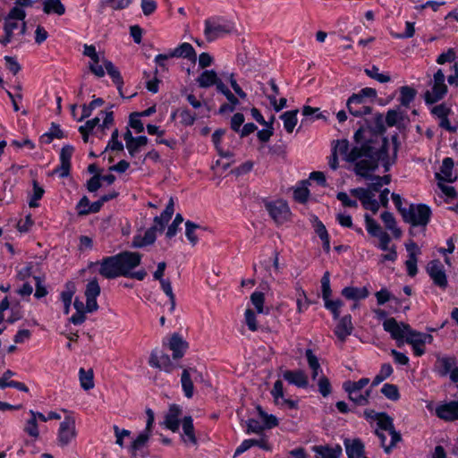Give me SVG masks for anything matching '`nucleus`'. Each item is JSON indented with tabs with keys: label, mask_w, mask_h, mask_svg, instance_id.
Returning a JSON list of instances; mask_svg holds the SVG:
<instances>
[{
	"label": "nucleus",
	"mask_w": 458,
	"mask_h": 458,
	"mask_svg": "<svg viewBox=\"0 0 458 458\" xmlns=\"http://www.w3.org/2000/svg\"><path fill=\"white\" fill-rule=\"evenodd\" d=\"M365 73L371 79L377 81L380 83H386L391 81V78L388 74L380 73L379 69L373 65L369 69H365Z\"/></svg>",
	"instance_id": "obj_46"
},
{
	"label": "nucleus",
	"mask_w": 458,
	"mask_h": 458,
	"mask_svg": "<svg viewBox=\"0 0 458 458\" xmlns=\"http://www.w3.org/2000/svg\"><path fill=\"white\" fill-rule=\"evenodd\" d=\"M324 302L325 308L332 313L334 319H338L340 317V309L344 306L343 301L339 299L332 301L330 298H327L324 300Z\"/></svg>",
	"instance_id": "obj_42"
},
{
	"label": "nucleus",
	"mask_w": 458,
	"mask_h": 458,
	"mask_svg": "<svg viewBox=\"0 0 458 458\" xmlns=\"http://www.w3.org/2000/svg\"><path fill=\"white\" fill-rule=\"evenodd\" d=\"M308 183V181H303V185L301 187L296 188L293 191L294 199L300 203H305L309 199L310 191L306 186Z\"/></svg>",
	"instance_id": "obj_49"
},
{
	"label": "nucleus",
	"mask_w": 458,
	"mask_h": 458,
	"mask_svg": "<svg viewBox=\"0 0 458 458\" xmlns=\"http://www.w3.org/2000/svg\"><path fill=\"white\" fill-rule=\"evenodd\" d=\"M344 390L348 393L349 399L351 401H352L355 404L363 406L369 403L370 390H366L364 394L360 393V391L358 392V391L349 390L348 388H346Z\"/></svg>",
	"instance_id": "obj_38"
},
{
	"label": "nucleus",
	"mask_w": 458,
	"mask_h": 458,
	"mask_svg": "<svg viewBox=\"0 0 458 458\" xmlns=\"http://www.w3.org/2000/svg\"><path fill=\"white\" fill-rule=\"evenodd\" d=\"M141 258V254L132 251H123L116 255L104 258L99 262L98 273L106 279L123 276L142 281L147 276V271L143 268L135 272L132 271L140 264Z\"/></svg>",
	"instance_id": "obj_2"
},
{
	"label": "nucleus",
	"mask_w": 458,
	"mask_h": 458,
	"mask_svg": "<svg viewBox=\"0 0 458 458\" xmlns=\"http://www.w3.org/2000/svg\"><path fill=\"white\" fill-rule=\"evenodd\" d=\"M44 192V189L38 183V182L33 181V194L29 201V206L30 208L38 207V201L43 197Z\"/></svg>",
	"instance_id": "obj_48"
},
{
	"label": "nucleus",
	"mask_w": 458,
	"mask_h": 458,
	"mask_svg": "<svg viewBox=\"0 0 458 458\" xmlns=\"http://www.w3.org/2000/svg\"><path fill=\"white\" fill-rule=\"evenodd\" d=\"M428 273L434 284L442 289L447 287L448 282L443 265L439 260H432L427 267Z\"/></svg>",
	"instance_id": "obj_11"
},
{
	"label": "nucleus",
	"mask_w": 458,
	"mask_h": 458,
	"mask_svg": "<svg viewBox=\"0 0 458 458\" xmlns=\"http://www.w3.org/2000/svg\"><path fill=\"white\" fill-rule=\"evenodd\" d=\"M324 302L325 308L332 313L334 319H338L340 317V309L344 306L343 301L339 299L332 301L330 298H327L324 300Z\"/></svg>",
	"instance_id": "obj_43"
},
{
	"label": "nucleus",
	"mask_w": 458,
	"mask_h": 458,
	"mask_svg": "<svg viewBox=\"0 0 458 458\" xmlns=\"http://www.w3.org/2000/svg\"><path fill=\"white\" fill-rule=\"evenodd\" d=\"M332 150L335 151L336 154L339 153L340 155L344 156V159L347 162L355 163L354 171H355L357 175L361 176V174L358 173L357 165L360 163V161L365 160L367 157H359V159H356V160H349L348 159V156H350L351 153L352 152V148L349 151V141L347 140H337L335 142V145L333 147Z\"/></svg>",
	"instance_id": "obj_22"
},
{
	"label": "nucleus",
	"mask_w": 458,
	"mask_h": 458,
	"mask_svg": "<svg viewBox=\"0 0 458 458\" xmlns=\"http://www.w3.org/2000/svg\"><path fill=\"white\" fill-rule=\"evenodd\" d=\"M104 104V100L101 98H94L89 105L82 106V114L79 118V121H82L91 115L93 110L96 107L101 106Z\"/></svg>",
	"instance_id": "obj_45"
},
{
	"label": "nucleus",
	"mask_w": 458,
	"mask_h": 458,
	"mask_svg": "<svg viewBox=\"0 0 458 458\" xmlns=\"http://www.w3.org/2000/svg\"><path fill=\"white\" fill-rule=\"evenodd\" d=\"M351 194L358 198L366 209H369L374 214L379 209V203L373 197V194L368 189L355 188L351 190Z\"/></svg>",
	"instance_id": "obj_15"
},
{
	"label": "nucleus",
	"mask_w": 458,
	"mask_h": 458,
	"mask_svg": "<svg viewBox=\"0 0 458 458\" xmlns=\"http://www.w3.org/2000/svg\"><path fill=\"white\" fill-rule=\"evenodd\" d=\"M316 458H339L342 454V447L339 445L330 447L328 445L315 446Z\"/></svg>",
	"instance_id": "obj_25"
},
{
	"label": "nucleus",
	"mask_w": 458,
	"mask_h": 458,
	"mask_svg": "<svg viewBox=\"0 0 458 458\" xmlns=\"http://www.w3.org/2000/svg\"><path fill=\"white\" fill-rule=\"evenodd\" d=\"M348 111L351 114L359 117L371 113V107L363 100L360 96L352 94L346 103Z\"/></svg>",
	"instance_id": "obj_12"
},
{
	"label": "nucleus",
	"mask_w": 458,
	"mask_h": 458,
	"mask_svg": "<svg viewBox=\"0 0 458 458\" xmlns=\"http://www.w3.org/2000/svg\"><path fill=\"white\" fill-rule=\"evenodd\" d=\"M181 123L185 126H191L196 120V115L188 109H183L180 113Z\"/></svg>",
	"instance_id": "obj_64"
},
{
	"label": "nucleus",
	"mask_w": 458,
	"mask_h": 458,
	"mask_svg": "<svg viewBox=\"0 0 458 458\" xmlns=\"http://www.w3.org/2000/svg\"><path fill=\"white\" fill-rule=\"evenodd\" d=\"M199 228L200 225L190 220L185 222V235L192 246H195L198 243L199 237L196 231Z\"/></svg>",
	"instance_id": "obj_39"
},
{
	"label": "nucleus",
	"mask_w": 458,
	"mask_h": 458,
	"mask_svg": "<svg viewBox=\"0 0 458 458\" xmlns=\"http://www.w3.org/2000/svg\"><path fill=\"white\" fill-rule=\"evenodd\" d=\"M250 301L257 310L258 313H263L264 312V302H265V296L264 293L261 292H254L250 295Z\"/></svg>",
	"instance_id": "obj_50"
},
{
	"label": "nucleus",
	"mask_w": 458,
	"mask_h": 458,
	"mask_svg": "<svg viewBox=\"0 0 458 458\" xmlns=\"http://www.w3.org/2000/svg\"><path fill=\"white\" fill-rule=\"evenodd\" d=\"M283 377L290 384L298 387L304 388L307 387L309 384L308 377L302 370H285L283 373Z\"/></svg>",
	"instance_id": "obj_21"
},
{
	"label": "nucleus",
	"mask_w": 458,
	"mask_h": 458,
	"mask_svg": "<svg viewBox=\"0 0 458 458\" xmlns=\"http://www.w3.org/2000/svg\"><path fill=\"white\" fill-rule=\"evenodd\" d=\"M436 415L445 421L458 420V401H451L438 405L436 408Z\"/></svg>",
	"instance_id": "obj_16"
},
{
	"label": "nucleus",
	"mask_w": 458,
	"mask_h": 458,
	"mask_svg": "<svg viewBox=\"0 0 458 458\" xmlns=\"http://www.w3.org/2000/svg\"><path fill=\"white\" fill-rule=\"evenodd\" d=\"M454 160L451 157L444 158L440 167V173L436 174L438 182H452L456 180V176H453Z\"/></svg>",
	"instance_id": "obj_23"
},
{
	"label": "nucleus",
	"mask_w": 458,
	"mask_h": 458,
	"mask_svg": "<svg viewBox=\"0 0 458 458\" xmlns=\"http://www.w3.org/2000/svg\"><path fill=\"white\" fill-rule=\"evenodd\" d=\"M191 370L196 371V369H185L182 371V378H181L182 390L187 398L192 397L193 389H194L193 383H192V380H191V375H190Z\"/></svg>",
	"instance_id": "obj_36"
},
{
	"label": "nucleus",
	"mask_w": 458,
	"mask_h": 458,
	"mask_svg": "<svg viewBox=\"0 0 458 458\" xmlns=\"http://www.w3.org/2000/svg\"><path fill=\"white\" fill-rule=\"evenodd\" d=\"M244 316H245V323L248 326L249 329L253 332L257 331L258 324H257L256 315H255L254 311L251 310L250 309H247L245 310Z\"/></svg>",
	"instance_id": "obj_63"
},
{
	"label": "nucleus",
	"mask_w": 458,
	"mask_h": 458,
	"mask_svg": "<svg viewBox=\"0 0 458 458\" xmlns=\"http://www.w3.org/2000/svg\"><path fill=\"white\" fill-rule=\"evenodd\" d=\"M13 376H14V372L10 369L6 370L0 377V388L13 387L22 392H28L29 388L25 384L18 381H9Z\"/></svg>",
	"instance_id": "obj_29"
},
{
	"label": "nucleus",
	"mask_w": 458,
	"mask_h": 458,
	"mask_svg": "<svg viewBox=\"0 0 458 458\" xmlns=\"http://www.w3.org/2000/svg\"><path fill=\"white\" fill-rule=\"evenodd\" d=\"M431 113L438 119H441L449 115L451 108L445 103H442L433 106Z\"/></svg>",
	"instance_id": "obj_56"
},
{
	"label": "nucleus",
	"mask_w": 458,
	"mask_h": 458,
	"mask_svg": "<svg viewBox=\"0 0 458 458\" xmlns=\"http://www.w3.org/2000/svg\"><path fill=\"white\" fill-rule=\"evenodd\" d=\"M445 76L441 69H438L431 81V90H427L424 98L427 104H434L441 100L447 93V86L445 83Z\"/></svg>",
	"instance_id": "obj_6"
},
{
	"label": "nucleus",
	"mask_w": 458,
	"mask_h": 458,
	"mask_svg": "<svg viewBox=\"0 0 458 458\" xmlns=\"http://www.w3.org/2000/svg\"><path fill=\"white\" fill-rule=\"evenodd\" d=\"M131 3V0H103L101 7L104 9L106 6H110L114 10H122L126 8Z\"/></svg>",
	"instance_id": "obj_51"
},
{
	"label": "nucleus",
	"mask_w": 458,
	"mask_h": 458,
	"mask_svg": "<svg viewBox=\"0 0 458 458\" xmlns=\"http://www.w3.org/2000/svg\"><path fill=\"white\" fill-rule=\"evenodd\" d=\"M169 347L173 351V358L180 359L183 356L188 348V343L178 334H174L170 339Z\"/></svg>",
	"instance_id": "obj_24"
},
{
	"label": "nucleus",
	"mask_w": 458,
	"mask_h": 458,
	"mask_svg": "<svg viewBox=\"0 0 458 458\" xmlns=\"http://www.w3.org/2000/svg\"><path fill=\"white\" fill-rule=\"evenodd\" d=\"M335 328V334L341 342H344L346 338L352 335L353 326L351 315H345L341 318Z\"/></svg>",
	"instance_id": "obj_18"
},
{
	"label": "nucleus",
	"mask_w": 458,
	"mask_h": 458,
	"mask_svg": "<svg viewBox=\"0 0 458 458\" xmlns=\"http://www.w3.org/2000/svg\"><path fill=\"white\" fill-rule=\"evenodd\" d=\"M381 393L391 401H397L400 398L399 389L394 384H385L381 388Z\"/></svg>",
	"instance_id": "obj_47"
},
{
	"label": "nucleus",
	"mask_w": 458,
	"mask_h": 458,
	"mask_svg": "<svg viewBox=\"0 0 458 458\" xmlns=\"http://www.w3.org/2000/svg\"><path fill=\"white\" fill-rule=\"evenodd\" d=\"M148 138L146 136H139L134 140L126 146V148L131 157H135L140 151V148L148 144Z\"/></svg>",
	"instance_id": "obj_40"
},
{
	"label": "nucleus",
	"mask_w": 458,
	"mask_h": 458,
	"mask_svg": "<svg viewBox=\"0 0 458 458\" xmlns=\"http://www.w3.org/2000/svg\"><path fill=\"white\" fill-rule=\"evenodd\" d=\"M182 440L184 443L197 445V438L194 433L193 420L191 416H186L182 420Z\"/></svg>",
	"instance_id": "obj_28"
},
{
	"label": "nucleus",
	"mask_w": 458,
	"mask_h": 458,
	"mask_svg": "<svg viewBox=\"0 0 458 458\" xmlns=\"http://www.w3.org/2000/svg\"><path fill=\"white\" fill-rule=\"evenodd\" d=\"M204 36L208 42H212L233 30V24L220 16H213L204 21Z\"/></svg>",
	"instance_id": "obj_5"
},
{
	"label": "nucleus",
	"mask_w": 458,
	"mask_h": 458,
	"mask_svg": "<svg viewBox=\"0 0 458 458\" xmlns=\"http://www.w3.org/2000/svg\"><path fill=\"white\" fill-rule=\"evenodd\" d=\"M383 327L397 342L398 346L402 345L403 339H406L408 331L411 329L410 325L398 323L394 318H386L383 323Z\"/></svg>",
	"instance_id": "obj_8"
},
{
	"label": "nucleus",
	"mask_w": 458,
	"mask_h": 458,
	"mask_svg": "<svg viewBox=\"0 0 458 458\" xmlns=\"http://www.w3.org/2000/svg\"><path fill=\"white\" fill-rule=\"evenodd\" d=\"M271 394L275 400V403L276 404H281L280 400L284 397L283 382L281 380H276L275 382L273 389L271 390Z\"/></svg>",
	"instance_id": "obj_59"
},
{
	"label": "nucleus",
	"mask_w": 458,
	"mask_h": 458,
	"mask_svg": "<svg viewBox=\"0 0 458 458\" xmlns=\"http://www.w3.org/2000/svg\"><path fill=\"white\" fill-rule=\"evenodd\" d=\"M183 222V217L181 214H176L174 221L172 224L168 226L166 231V237L172 238L174 237L178 231L179 225Z\"/></svg>",
	"instance_id": "obj_58"
},
{
	"label": "nucleus",
	"mask_w": 458,
	"mask_h": 458,
	"mask_svg": "<svg viewBox=\"0 0 458 458\" xmlns=\"http://www.w3.org/2000/svg\"><path fill=\"white\" fill-rule=\"evenodd\" d=\"M266 208L272 219L278 225L286 222L291 215L287 203L282 199L267 203Z\"/></svg>",
	"instance_id": "obj_9"
},
{
	"label": "nucleus",
	"mask_w": 458,
	"mask_h": 458,
	"mask_svg": "<svg viewBox=\"0 0 458 458\" xmlns=\"http://www.w3.org/2000/svg\"><path fill=\"white\" fill-rule=\"evenodd\" d=\"M297 114L298 110L295 109L284 112L283 114L280 115V119H282L284 122V127L288 133H292L293 131L294 127L297 124Z\"/></svg>",
	"instance_id": "obj_33"
},
{
	"label": "nucleus",
	"mask_w": 458,
	"mask_h": 458,
	"mask_svg": "<svg viewBox=\"0 0 458 458\" xmlns=\"http://www.w3.org/2000/svg\"><path fill=\"white\" fill-rule=\"evenodd\" d=\"M374 415L377 420L379 430L387 431L389 436L392 437V445H396L400 442L402 437L400 433L394 428L393 419L385 412L375 413Z\"/></svg>",
	"instance_id": "obj_13"
},
{
	"label": "nucleus",
	"mask_w": 458,
	"mask_h": 458,
	"mask_svg": "<svg viewBox=\"0 0 458 458\" xmlns=\"http://www.w3.org/2000/svg\"><path fill=\"white\" fill-rule=\"evenodd\" d=\"M24 431L29 436H30L31 437H33L35 439H37L39 437V430H38V423L34 418L30 417V419H29L26 421V424L24 426Z\"/></svg>",
	"instance_id": "obj_52"
},
{
	"label": "nucleus",
	"mask_w": 458,
	"mask_h": 458,
	"mask_svg": "<svg viewBox=\"0 0 458 458\" xmlns=\"http://www.w3.org/2000/svg\"><path fill=\"white\" fill-rule=\"evenodd\" d=\"M103 64L106 70V72L108 75L112 78L113 82L116 84L117 89L119 90V93L122 97L123 91L122 87L123 85V77L119 72V70L114 65V64L111 61H108L106 59H103Z\"/></svg>",
	"instance_id": "obj_27"
},
{
	"label": "nucleus",
	"mask_w": 458,
	"mask_h": 458,
	"mask_svg": "<svg viewBox=\"0 0 458 458\" xmlns=\"http://www.w3.org/2000/svg\"><path fill=\"white\" fill-rule=\"evenodd\" d=\"M43 12L47 14L55 13L59 16L65 13V6L61 0H43Z\"/></svg>",
	"instance_id": "obj_30"
},
{
	"label": "nucleus",
	"mask_w": 458,
	"mask_h": 458,
	"mask_svg": "<svg viewBox=\"0 0 458 458\" xmlns=\"http://www.w3.org/2000/svg\"><path fill=\"white\" fill-rule=\"evenodd\" d=\"M258 411L259 416L262 418L266 428H272L278 425V420L274 415L266 413L260 406H258Z\"/></svg>",
	"instance_id": "obj_54"
},
{
	"label": "nucleus",
	"mask_w": 458,
	"mask_h": 458,
	"mask_svg": "<svg viewBox=\"0 0 458 458\" xmlns=\"http://www.w3.org/2000/svg\"><path fill=\"white\" fill-rule=\"evenodd\" d=\"M34 267L35 265L32 262H28L24 267L17 271L16 278L20 281H25L33 275Z\"/></svg>",
	"instance_id": "obj_53"
},
{
	"label": "nucleus",
	"mask_w": 458,
	"mask_h": 458,
	"mask_svg": "<svg viewBox=\"0 0 458 458\" xmlns=\"http://www.w3.org/2000/svg\"><path fill=\"white\" fill-rule=\"evenodd\" d=\"M80 382L84 390H89L94 387L93 371L89 369L86 371L84 369H80Z\"/></svg>",
	"instance_id": "obj_41"
},
{
	"label": "nucleus",
	"mask_w": 458,
	"mask_h": 458,
	"mask_svg": "<svg viewBox=\"0 0 458 458\" xmlns=\"http://www.w3.org/2000/svg\"><path fill=\"white\" fill-rule=\"evenodd\" d=\"M385 123L383 115L377 114L374 117V127L362 126L354 133L355 146L348 159L367 157L357 165L358 173L361 177H367L369 171H375L378 166V161L386 156L387 140L383 137L386 131Z\"/></svg>",
	"instance_id": "obj_1"
},
{
	"label": "nucleus",
	"mask_w": 458,
	"mask_h": 458,
	"mask_svg": "<svg viewBox=\"0 0 458 458\" xmlns=\"http://www.w3.org/2000/svg\"><path fill=\"white\" fill-rule=\"evenodd\" d=\"M26 12L18 6L13 7L4 18L3 30L4 36L0 38V44L6 47L12 41L17 39L16 36H24L27 30L25 21Z\"/></svg>",
	"instance_id": "obj_3"
},
{
	"label": "nucleus",
	"mask_w": 458,
	"mask_h": 458,
	"mask_svg": "<svg viewBox=\"0 0 458 458\" xmlns=\"http://www.w3.org/2000/svg\"><path fill=\"white\" fill-rule=\"evenodd\" d=\"M311 222L313 224V226L315 228V232L318 235V237L321 239V238H326V236L329 235L328 233H327V230L326 228V226L324 225V224L318 219V216H312V219H311Z\"/></svg>",
	"instance_id": "obj_60"
},
{
	"label": "nucleus",
	"mask_w": 458,
	"mask_h": 458,
	"mask_svg": "<svg viewBox=\"0 0 458 458\" xmlns=\"http://www.w3.org/2000/svg\"><path fill=\"white\" fill-rule=\"evenodd\" d=\"M77 437L76 424L74 418L67 416L60 423L57 432V445L64 448L68 446Z\"/></svg>",
	"instance_id": "obj_7"
},
{
	"label": "nucleus",
	"mask_w": 458,
	"mask_h": 458,
	"mask_svg": "<svg viewBox=\"0 0 458 458\" xmlns=\"http://www.w3.org/2000/svg\"><path fill=\"white\" fill-rule=\"evenodd\" d=\"M369 383V379L367 377L360 378L356 382L347 381L344 384V388H348L349 390L353 391H361Z\"/></svg>",
	"instance_id": "obj_55"
},
{
	"label": "nucleus",
	"mask_w": 458,
	"mask_h": 458,
	"mask_svg": "<svg viewBox=\"0 0 458 458\" xmlns=\"http://www.w3.org/2000/svg\"><path fill=\"white\" fill-rule=\"evenodd\" d=\"M342 295L348 300H361L369 296V291L366 287H344L342 290Z\"/></svg>",
	"instance_id": "obj_31"
},
{
	"label": "nucleus",
	"mask_w": 458,
	"mask_h": 458,
	"mask_svg": "<svg viewBox=\"0 0 458 458\" xmlns=\"http://www.w3.org/2000/svg\"><path fill=\"white\" fill-rule=\"evenodd\" d=\"M431 216L430 208L425 204H411L407 211H403V219L411 225L409 233L415 236L418 233L416 227L424 232Z\"/></svg>",
	"instance_id": "obj_4"
},
{
	"label": "nucleus",
	"mask_w": 458,
	"mask_h": 458,
	"mask_svg": "<svg viewBox=\"0 0 458 458\" xmlns=\"http://www.w3.org/2000/svg\"><path fill=\"white\" fill-rule=\"evenodd\" d=\"M218 77L214 70L204 71L197 79V82L200 88H208L216 83Z\"/></svg>",
	"instance_id": "obj_32"
},
{
	"label": "nucleus",
	"mask_w": 458,
	"mask_h": 458,
	"mask_svg": "<svg viewBox=\"0 0 458 458\" xmlns=\"http://www.w3.org/2000/svg\"><path fill=\"white\" fill-rule=\"evenodd\" d=\"M365 223L368 233L374 237H377L384 233L380 225L369 215H365Z\"/></svg>",
	"instance_id": "obj_44"
},
{
	"label": "nucleus",
	"mask_w": 458,
	"mask_h": 458,
	"mask_svg": "<svg viewBox=\"0 0 458 458\" xmlns=\"http://www.w3.org/2000/svg\"><path fill=\"white\" fill-rule=\"evenodd\" d=\"M149 431H142L137 438L131 443L130 446V452L132 456H137L138 452L140 451L147 444L150 437Z\"/></svg>",
	"instance_id": "obj_34"
},
{
	"label": "nucleus",
	"mask_w": 458,
	"mask_h": 458,
	"mask_svg": "<svg viewBox=\"0 0 458 458\" xmlns=\"http://www.w3.org/2000/svg\"><path fill=\"white\" fill-rule=\"evenodd\" d=\"M422 338H423V333L413 330L411 327L410 331H408V335L405 339V342L411 345L421 344Z\"/></svg>",
	"instance_id": "obj_62"
},
{
	"label": "nucleus",
	"mask_w": 458,
	"mask_h": 458,
	"mask_svg": "<svg viewBox=\"0 0 458 458\" xmlns=\"http://www.w3.org/2000/svg\"><path fill=\"white\" fill-rule=\"evenodd\" d=\"M416 90L409 86L400 88V103L402 106L408 107L416 97Z\"/></svg>",
	"instance_id": "obj_37"
},
{
	"label": "nucleus",
	"mask_w": 458,
	"mask_h": 458,
	"mask_svg": "<svg viewBox=\"0 0 458 458\" xmlns=\"http://www.w3.org/2000/svg\"><path fill=\"white\" fill-rule=\"evenodd\" d=\"M157 232V226L152 225L144 233V235H135L131 242L133 248H143L145 246L152 245L156 239V233Z\"/></svg>",
	"instance_id": "obj_19"
},
{
	"label": "nucleus",
	"mask_w": 458,
	"mask_h": 458,
	"mask_svg": "<svg viewBox=\"0 0 458 458\" xmlns=\"http://www.w3.org/2000/svg\"><path fill=\"white\" fill-rule=\"evenodd\" d=\"M74 152L72 145H64L60 152V165L54 170L55 174H58L60 177H67L71 169V159Z\"/></svg>",
	"instance_id": "obj_14"
},
{
	"label": "nucleus",
	"mask_w": 458,
	"mask_h": 458,
	"mask_svg": "<svg viewBox=\"0 0 458 458\" xmlns=\"http://www.w3.org/2000/svg\"><path fill=\"white\" fill-rule=\"evenodd\" d=\"M76 288L75 284L72 282H68L65 284V290L61 293V299L64 302V313L68 314L70 312V306L72 303V300L73 297V294L75 293Z\"/></svg>",
	"instance_id": "obj_35"
},
{
	"label": "nucleus",
	"mask_w": 458,
	"mask_h": 458,
	"mask_svg": "<svg viewBox=\"0 0 458 458\" xmlns=\"http://www.w3.org/2000/svg\"><path fill=\"white\" fill-rule=\"evenodd\" d=\"M321 289L323 300L330 298L331 288H330V274L327 271L321 278Z\"/></svg>",
	"instance_id": "obj_57"
},
{
	"label": "nucleus",
	"mask_w": 458,
	"mask_h": 458,
	"mask_svg": "<svg viewBox=\"0 0 458 458\" xmlns=\"http://www.w3.org/2000/svg\"><path fill=\"white\" fill-rule=\"evenodd\" d=\"M455 365L456 358L454 356L437 355V360L434 364V371L440 377H446L450 374Z\"/></svg>",
	"instance_id": "obj_17"
},
{
	"label": "nucleus",
	"mask_w": 458,
	"mask_h": 458,
	"mask_svg": "<svg viewBox=\"0 0 458 458\" xmlns=\"http://www.w3.org/2000/svg\"><path fill=\"white\" fill-rule=\"evenodd\" d=\"M403 119V115L397 110H388L386 115V123L392 127L397 124V123Z\"/></svg>",
	"instance_id": "obj_61"
},
{
	"label": "nucleus",
	"mask_w": 458,
	"mask_h": 458,
	"mask_svg": "<svg viewBox=\"0 0 458 458\" xmlns=\"http://www.w3.org/2000/svg\"><path fill=\"white\" fill-rule=\"evenodd\" d=\"M169 56L183 57L194 61L196 59V52L190 43H182L174 49L169 51Z\"/></svg>",
	"instance_id": "obj_26"
},
{
	"label": "nucleus",
	"mask_w": 458,
	"mask_h": 458,
	"mask_svg": "<svg viewBox=\"0 0 458 458\" xmlns=\"http://www.w3.org/2000/svg\"><path fill=\"white\" fill-rule=\"evenodd\" d=\"M182 414V410L180 406L176 404H173L169 407V410L165 418V427L172 430L173 432H176L180 427V420L179 417Z\"/></svg>",
	"instance_id": "obj_20"
},
{
	"label": "nucleus",
	"mask_w": 458,
	"mask_h": 458,
	"mask_svg": "<svg viewBox=\"0 0 458 458\" xmlns=\"http://www.w3.org/2000/svg\"><path fill=\"white\" fill-rule=\"evenodd\" d=\"M101 288L96 278L90 280L86 284L85 297H86V312L91 313L98 310L97 298L100 295Z\"/></svg>",
	"instance_id": "obj_10"
}]
</instances>
